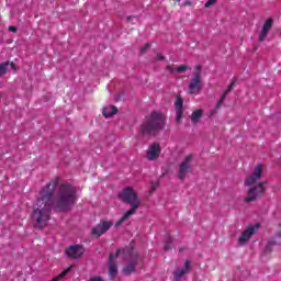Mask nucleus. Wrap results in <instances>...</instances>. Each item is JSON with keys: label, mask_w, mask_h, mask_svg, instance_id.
Instances as JSON below:
<instances>
[{"label": "nucleus", "mask_w": 281, "mask_h": 281, "mask_svg": "<svg viewBox=\"0 0 281 281\" xmlns=\"http://www.w3.org/2000/svg\"><path fill=\"white\" fill-rule=\"evenodd\" d=\"M187 69H190V67H188L187 65H181L176 69V71L178 74H183V71H187Z\"/></svg>", "instance_id": "obj_23"}, {"label": "nucleus", "mask_w": 281, "mask_h": 281, "mask_svg": "<svg viewBox=\"0 0 281 281\" xmlns=\"http://www.w3.org/2000/svg\"><path fill=\"white\" fill-rule=\"evenodd\" d=\"M155 190H157V184H155V182H151L150 192H155Z\"/></svg>", "instance_id": "obj_31"}, {"label": "nucleus", "mask_w": 281, "mask_h": 281, "mask_svg": "<svg viewBox=\"0 0 281 281\" xmlns=\"http://www.w3.org/2000/svg\"><path fill=\"white\" fill-rule=\"evenodd\" d=\"M167 71H169V74H173L175 72V66L167 65Z\"/></svg>", "instance_id": "obj_30"}, {"label": "nucleus", "mask_w": 281, "mask_h": 281, "mask_svg": "<svg viewBox=\"0 0 281 281\" xmlns=\"http://www.w3.org/2000/svg\"><path fill=\"white\" fill-rule=\"evenodd\" d=\"M183 5H184V7H188V5L190 7V5H192V1L187 0Z\"/></svg>", "instance_id": "obj_34"}, {"label": "nucleus", "mask_w": 281, "mask_h": 281, "mask_svg": "<svg viewBox=\"0 0 281 281\" xmlns=\"http://www.w3.org/2000/svg\"><path fill=\"white\" fill-rule=\"evenodd\" d=\"M273 27V19H268L259 33V43H262L267 38L269 31Z\"/></svg>", "instance_id": "obj_16"}, {"label": "nucleus", "mask_w": 281, "mask_h": 281, "mask_svg": "<svg viewBox=\"0 0 281 281\" xmlns=\"http://www.w3.org/2000/svg\"><path fill=\"white\" fill-rule=\"evenodd\" d=\"M119 199L123 201V203L131 205V209L116 222L115 227H120L124 221H128V217L136 214L137 210H139V205H142V201L137 195V192H135V190L131 187L123 189V191L119 193Z\"/></svg>", "instance_id": "obj_4"}, {"label": "nucleus", "mask_w": 281, "mask_h": 281, "mask_svg": "<svg viewBox=\"0 0 281 281\" xmlns=\"http://www.w3.org/2000/svg\"><path fill=\"white\" fill-rule=\"evenodd\" d=\"M160 155H161V145H159V143H153L147 148L146 159H148V161H157Z\"/></svg>", "instance_id": "obj_12"}, {"label": "nucleus", "mask_w": 281, "mask_h": 281, "mask_svg": "<svg viewBox=\"0 0 281 281\" xmlns=\"http://www.w3.org/2000/svg\"><path fill=\"white\" fill-rule=\"evenodd\" d=\"M112 227L113 223L111 221H101L91 229V234L94 238H100V236H104Z\"/></svg>", "instance_id": "obj_9"}, {"label": "nucleus", "mask_w": 281, "mask_h": 281, "mask_svg": "<svg viewBox=\"0 0 281 281\" xmlns=\"http://www.w3.org/2000/svg\"><path fill=\"white\" fill-rule=\"evenodd\" d=\"M225 98H227V94L223 93L220 101L216 104V109H221V106L223 105V102H225Z\"/></svg>", "instance_id": "obj_25"}, {"label": "nucleus", "mask_w": 281, "mask_h": 281, "mask_svg": "<svg viewBox=\"0 0 281 281\" xmlns=\"http://www.w3.org/2000/svg\"><path fill=\"white\" fill-rule=\"evenodd\" d=\"M83 255H85V246L72 245L66 249V256L68 258H71L72 260H77V258H82Z\"/></svg>", "instance_id": "obj_13"}, {"label": "nucleus", "mask_w": 281, "mask_h": 281, "mask_svg": "<svg viewBox=\"0 0 281 281\" xmlns=\"http://www.w3.org/2000/svg\"><path fill=\"white\" fill-rule=\"evenodd\" d=\"M176 3H179L181 0H173Z\"/></svg>", "instance_id": "obj_38"}, {"label": "nucleus", "mask_w": 281, "mask_h": 281, "mask_svg": "<svg viewBox=\"0 0 281 281\" xmlns=\"http://www.w3.org/2000/svg\"><path fill=\"white\" fill-rule=\"evenodd\" d=\"M9 32H14V33H16V26H9Z\"/></svg>", "instance_id": "obj_33"}, {"label": "nucleus", "mask_w": 281, "mask_h": 281, "mask_svg": "<svg viewBox=\"0 0 281 281\" xmlns=\"http://www.w3.org/2000/svg\"><path fill=\"white\" fill-rule=\"evenodd\" d=\"M11 67L12 69H14V61H11Z\"/></svg>", "instance_id": "obj_37"}, {"label": "nucleus", "mask_w": 281, "mask_h": 281, "mask_svg": "<svg viewBox=\"0 0 281 281\" xmlns=\"http://www.w3.org/2000/svg\"><path fill=\"white\" fill-rule=\"evenodd\" d=\"M175 106H176V122L180 124L181 120H183V99L181 97H177Z\"/></svg>", "instance_id": "obj_15"}, {"label": "nucleus", "mask_w": 281, "mask_h": 281, "mask_svg": "<svg viewBox=\"0 0 281 281\" xmlns=\"http://www.w3.org/2000/svg\"><path fill=\"white\" fill-rule=\"evenodd\" d=\"M122 254V249L116 250V255L113 252L109 256V276L110 280H115V276H117V265L115 263V260L120 257Z\"/></svg>", "instance_id": "obj_11"}, {"label": "nucleus", "mask_w": 281, "mask_h": 281, "mask_svg": "<svg viewBox=\"0 0 281 281\" xmlns=\"http://www.w3.org/2000/svg\"><path fill=\"white\" fill-rule=\"evenodd\" d=\"M229 91H231V90L226 89V90L224 91V94L227 95V93H229Z\"/></svg>", "instance_id": "obj_36"}, {"label": "nucleus", "mask_w": 281, "mask_h": 281, "mask_svg": "<svg viewBox=\"0 0 281 281\" xmlns=\"http://www.w3.org/2000/svg\"><path fill=\"white\" fill-rule=\"evenodd\" d=\"M155 60H166V57L161 53H157Z\"/></svg>", "instance_id": "obj_28"}, {"label": "nucleus", "mask_w": 281, "mask_h": 281, "mask_svg": "<svg viewBox=\"0 0 281 281\" xmlns=\"http://www.w3.org/2000/svg\"><path fill=\"white\" fill-rule=\"evenodd\" d=\"M121 254L130 257V263L123 268V273L125 276H131V273H135V268L137 267V258L139 255L133 250V248H123L121 249Z\"/></svg>", "instance_id": "obj_7"}, {"label": "nucleus", "mask_w": 281, "mask_h": 281, "mask_svg": "<svg viewBox=\"0 0 281 281\" xmlns=\"http://www.w3.org/2000/svg\"><path fill=\"white\" fill-rule=\"evenodd\" d=\"M201 74H203V67L201 65L195 66L193 77L189 83V93H191V95H199L201 93Z\"/></svg>", "instance_id": "obj_6"}, {"label": "nucleus", "mask_w": 281, "mask_h": 281, "mask_svg": "<svg viewBox=\"0 0 281 281\" xmlns=\"http://www.w3.org/2000/svg\"><path fill=\"white\" fill-rule=\"evenodd\" d=\"M183 276H186V270H176L173 272V281H181Z\"/></svg>", "instance_id": "obj_20"}, {"label": "nucleus", "mask_w": 281, "mask_h": 281, "mask_svg": "<svg viewBox=\"0 0 281 281\" xmlns=\"http://www.w3.org/2000/svg\"><path fill=\"white\" fill-rule=\"evenodd\" d=\"M234 82L235 81H232L231 85L227 87L228 91H233L234 90Z\"/></svg>", "instance_id": "obj_32"}, {"label": "nucleus", "mask_w": 281, "mask_h": 281, "mask_svg": "<svg viewBox=\"0 0 281 281\" xmlns=\"http://www.w3.org/2000/svg\"><path fill=\"white\" fill-rule=\"evenodd\" d=\"M267 182H260L258 186L252 187L248 190V196L244 199L245 203H251L256 201L259 196H262L265 192L267 191Z\"/></svg>", "instance_id": "obj_8"}, {"label": "nucleus", "mask_w": 281, "mask_h": 281, "mask_svg": "<svg viewBox=\"0 0 281 281\" xmlns=\"http://www.w3.org/2000/svg\"><path fill=\"white\" fill-rule=\"evenodd\" d=\"M273 247H276V241H269L266 246L265 254H271Z\"/></svg>", "instance_id": "obj_21"}, {"label": "nucleus", "mask_w": 281, "mask_h": 281, "mask_svg": "<svg viewBox=\"0 0 281 281\" xmlns=\"http://www.w3.org/2000/svg\"><path fill=\"white\" fill-rule=\"evenodd\" d=\"M117 111H119L117 106L109 105L103 108L102 113H103V116H105L106 120H109V117H113V115H117Z\"/></svg>", "instance_id": "obj_17"}, {"label": "nucleus", "mask_w": 281, "mask_h": 281, "mask_svg": "<svg viewBox=\"0 0 281 281\" xmlns=\"http://www.w3.org/2000/svg\"><path fill=\"white\" fill-rule=\"evenodd\" d=\"M190 270V261H186L184 262V268L182 269V271H186V273H188V271Z\"/></svg>", "instance_id": "obj_29"}, {"label": "nucleus", "mask_w": 281, "mask_h": 281, "mask_svg": "<svg viewBox=\"0 0 281 281\" xmlns=\"http://www.w3.org/2000/svg\"><path fill=\"white\" fill-rule=\"evenodd\" d=\"M72 270H74V266L68 267L66 270L61 271L57 277L53 278L52 281L63 280L67 274L71 273Z\"/></svg>", "instance_id": "obj_19"}, {"label": "nucleus", "mask_w": 281, "mask_h": 281, "mask_svg": "<svg viewBox=\"0 0 281 281\" xmlns=\"http://www.w3.org/2000/svg\"><path fill=\"white\" fill-rule=\"evenodd\" d=\"M180 251H183V248H180Z\"/></svg>", "instance_id": "obj_39"}, {"label": "nucleus", "mask_w": 281, "mask_h": 281, "mask_svg": "<svg viewBox=\"0 0 281 281\" xmlns=\"http://www.w3.org/2000/svg\"><path fill=\"white\" fill-rule=\"evenodd\" d=\"M126 19H127V21H132L133 15H128Z\"/></svg>", "instance_id": "obj_35"}, {"label": "nucleus", "mask_w": 281, "mask_h": 281, "mask_svg": "<svg viewBox=\"0 0 281 281\" xmlns=\"http://www.w3.org/2000/svg\"><path fill=\"white\" fill-rule=\"evenodd\" d=\"M216 1L218 0H207L204 4V8H212V5H216Z\"/></svg>", "instance_id": "obj_26"}, {"label": "nucleus", "mask_w": 281, "mask_h": 281, "mask_svg": "<svg viewBox=\"0 0 281 281\" xmlns=\"http://www.w3.org/2000/svg\"><path fill=\"white\" fill-rule=\"evenodd\" d=\"M194 170V154H188L182 161L178 165V179L186 181L190 172Z\"/></svg>", "instance_id": "obj_5"}, {"label": "nucleus", "mask_w": 281, "mask_h": 281, "mask_svg": "<svg viewBox=\"0 0 281 281\" xmlns=\"http://www.w3.org/2000/svg\"><path fill=\"white\" fill-rule=\"evenodd\" d=\"M78 201V194L74 186L63 183L59 186L55 196V209L58 212H69Z\"/></svg>", "instance_id": "obj_3"}, {"label": "nucleus", "mask_w": 281, "mask_h": 281, "mask_svg": "<svg viewBox=\"0 0 281 281\" xmlns=\"http://www.w3.org/2000/svg\"><path fill=\"white\" fill-rule=\"evenodd\" d=\"M203 117V110H195L191 114L192 124H199V120Z\"/></svg>", "instance_id": "obj_18"}, {"label": "nucleus", "mask_w": 281, "mask_h": 281, "mask_svg": "<svg viewBox=\"0 0 281 281\" xmlns=\"http://www.w3.org/2000/svg\"><path fill=\"white\" fill-rule=\"evenodd\" d=\"M258 229H260V224H256V225H250L248 226L239 236L238 238V245H240V247H243L244 245H246L248 243V240L251 239V236H254V234H256V232H258Z\"/></svg>", "instance_id": "obj_10"}, {"label": "nucleus", "mask_w": 281, "mask_h": 281, "mask_svg": "<svg viewBox=\"0 0 281 281\" xmlns=\"http://www.w3.org/2000/svg\"><path fill=\"white\" fill-rule=\"evenodd\" d=\"M171 248H172V237H168L164 249L165 251H170Z\"/></svg>", "instance_id": "obj_22"}, {"label": "nucleus", "mask_w": 281, "mask_h": 281, "mask_svg": "<svg viewBox=\"0 0 281 281\" xmlns=\"http://www.w3.org/2000/svg\"><path fill=\"white\" fill-rule=\"evenodd\" d=\"M262 178V165L255 167L252 175L248 176L245 180V186H254L256 181Z\"/></svg>", "instance_id": "obj_14"}, {"label": "nucleus", "mask_w": 281, "mask_h": 281, "mask_svg": "<svg viewBox=\"0 0 281 281\" xmlns=\"http://www.w3.org/2000/svg\"><path fill=\"white\" fill-rule=\"evenodd\" d=\"M60 179L55 178L44 187L40 192L37 203L33 206V213L31 214V221L34 227L37 229H45L52 214V203H54V192L58 188Z\"/></svg>", "instance_id": "obj_1"}, {"label": "nucleus", "mask_w": 281, "mask_h": 281, "mask_svg": "<svg viewBox=\"0 0 281 281\" xmlns=\"http://www.w3.org/2000/svg\"><path fill=\"white\" fill-rule=\"evenodd\" d=\"M148 49H150V43H147L144 45V47L140 48V54H146V52H148Z\"/></svg>", "instance_id": "obj_27"}, {"label": "nucleus", "mask_w": 281, "mask_h": 281, "mask_svg": "<svg viewBox=\"0 0 281 281\" xmlns=\"http://www.w3.org/2000/svg\"><path fill=\"white\" fill-rule=\"evenodd\" d=\"M166 114L159 111H154L145 116L139 126V134L147 137H155L157 133L166 128Z\"/></svg>", "instance_id": "obj_2"}, {"label": "nucleus", "mask_w": 281, "mask_h": 281, "mask_svg": "<svg viewBox=\"0 0 281 281\" xmlns=\"http://www.w3.org/2000/svg\"><path fill=\"white\" fill-rule=\"evenodd\" d=\"M225 98H227V94L223 93L220 101L216 104V109H221V106L223 105V102H225Z\"/></svg>", "instance_id": "obj_24"}]
</instances>
